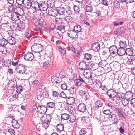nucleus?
<instances>
[{"label": "nucleus", "instance_id": "obj_45", "mask_svg": "<svg viewBox=\"0 0 135 135\" xmlns=\"http://www.w3.org/2000/svg\"><path fill=\"white\" fill-rule=\"evenodd\" d=\"M117 30L118 33H119V36L121 35L124 32L125 30L123 27H122L121 28H118Z\"/></svg>", "mask_w": 135, "mask_h": 135}, {"label": "nucleus", "instance_id": "obj_2", "mask_svg": "<svg viewBox=\"0 0 135 135\" xmlns=\"http://www.w3.org/2000/svg\"><path fill=\"white\" fill-rule=\"evenodd\" d=\"M16 71L20 74H23L27 70V67L25 65L19 64L15 69Z\"/></svg>", "mask_w": 135, "mask_h": 135}, {"label": "nucleus", "instance_id": "obj_62", "mask_svg": "<svg viewBox=\"0 0 135 135\" xmlns=\"http://www.w3.org/2000/svg\"><path fill=\"white\" fill-rule=\"evenodd\" d=\"M25 28V26H23L21 27V25H18L17 26V27L16 28L17 29L18 31H20L21 30Z\"/></svg>", "mask_w": 135, "mask_h": 135}, {"label": "nucleus", "instance_id": "obj_55", "mask_svg": "<svg viewBox=\"0 0 135 135\" xmlns=\"http://www.w3.org/2000/svg\"><path fill=\"white\" fill-rule=\"evenodd\" d=\"M31 3L30 2H27L25 5V7L27 9H29L31 7Z\"/></svg>", "mask_w": 135, "mask_h": 135}, {"label": "nucleus", "instance_id": "obj_24", "mask_svg": "<svg viewBox=\"0 0 135 135\" xmlns=\"http://www.w3.org/2000/svg\"><path fill=\"white\" fill-rule=\"evenodd\" d=\"M65 14L67 15H70L73 13V11L71 8L70 7H67L65 8Z\"/></svg>", "mask_w": 135, "mask_h": 135}, {"label": "nucleus", "instance_id": "obj_44", "mask_svg": "<svg viewBox=\"0 0 135 135\" xmlns=\"http://www.w3.org/2000/svg\"><path fill=\"white\" fill-rule=\"evenodd\" d=\"M92 56L91 54H85L84 55V59L87 60H90Z\"/></svg>", "mask_w": 135, "mask_h": 135}, {"label": "nucleus", "instance_id": "obj_8", "mask_svg": "<svg viewBox=\"0 0 135 135\" xmlns=\"http://www.w3.org/2000/svg\"><path fill=\"white\" fill-rule=\"evenodd\" d=\"M31 7L35 10L39 11L40 9V4L36 1H33L31 2Z\"/></svg>", "mask_w": 135, "mask_h": 135}, {"label": "nucleus", "instance_id": "obj_1", "mask_svg": "<svg viewBox=\"0 0 135 135\" xmlns=\"http://www.w3.org/2000/svg\"><path fill=\"white\" fill-rule=\"evenodd\" d=\"M32 48L34 52L37 53L39 57H40L42 55L41 52L43 51L44 49L42 45L40 44H36L32 46Z\"/></svg>", "mask_w": 135, "mask_h": 135}, {"label": "nucleus", "instance_id": "obj_56", "mask_svg": "<svg viewBox=\"0 0 135 135\" xmlns=\"http://www.w3.org/2000/svg\"><path fill=\"white\" fill-rule=\"evenodd\" d=\"M103 113L104 114L108 115H111L112 113L110 112V111L109 110H106L104 111Z\"/></svg>", "mask_w": 135, "mask_h": 135}, {"label": "nucleus", "instance_id": "obj_25", "mask_svg": "<svg viewBox=\"0 0 135 135\" xmlns=\"http://www.w3.org/2000/svg\"><path fill=\"white\" fill-rule=\"evenodd\" d=\"M109 120L111 121L113 123H115L118 120V118L115 114H112L111 117L109 118Z\"/></svg>", "mask_w": 135, "mask_h": 135}, {"label": "nucleus", "instance_id": "obj_32", "mask_svg": "<svg viewBox=\"0 0 135 135\" xmlns=\"http://www.w3.org/2000/svg\"><path fill=\"white\" fill-rule=\"evenodd\" d=\"M92 5L90 4H88L86 6V11L87 12H92L93 8Z\"/></svg>", "mask_w": 135, "mask_h": 135}, {"label": "nucleus", "instance_id": "obj_38", "mask_svg": "<svg viewBox=\"0 0 135 135\" xmlns=\"http://www.w3.org/2000/svg\"><path fill=\"white\" fill-rule=\"evenodd\" d=\"M12 125L13 126H17V125H18V126H17V127H16V128H18L17 127H19L20 126V124H19L18 123L16 120L14 119H13L12 121Z\"/></svg>", "mask_w": 135, "mask_h": 135}, {"label": "nucleus", "instance_id": "obj_26", "mask_svg": "<svg viewBox=\"0 0 135 135\" xmlns=\"http://www.w3.org/2000/svg\"><path fill=\"white\" fill-rule=\"evenodd\" d=\"M59 78L57 76H53L52 77L51 81L53 83H55L57 84L59 83Z\"/></svg>", "mask_w": 135, "mask_h": 135}, {"label": "nucleus", "instance_id": "obj_29", "mask_svg": "<svg viewBox=\"0 0 135 135\" xmlns=\"http://www.w3.org/2000/svg\"><path fill=\"white\" fill-rule=\"evenodd\" d=\"M63 125L61 124H59L57 126V130L58 132H61L64 130Z\"/></svg>", "mask_w": 135, "mask_h": 135}, {"label": "nucleus", "instance_id": "obj_9", "mask_svg": "<svg viewBox=\"0 0 135 135\" xmlns=\"http://www.w3.org/2000/svg\"><path fill=\"white\" fill-rule=\"evenodd\" d=\"M57 10H55L52 8H50L48 11V14L50 16H56L57 15Z\"/></svg>", "mask_w": 135, "mask_h": 135}, {"label": "nucleus", "instance_id": "obj_35", "mask_svg": "<svg viewBox=\"0 0 135 135\" xmlns=\"http://www.w3.org/2000/svg\"><path fill=\"white\" fill-rule=\"evenodd\" d=\"M59 50L60 52L63 55H65L66 53V49L64 48H62L61 46L58 47Z\"/></svg>", "mask_w": 135, "mask_h": 135}, {"label": "nucleus", "instance_id": "obj_52", "mask_svg": "<svg viewBox=\"0 0 135 135\" xmlns=\"http://www.w3.org/2000/svg\"><path fill=\"white\" fill-rule=\"evenodd\" d=\"M61 88L64 90L67 89V85L66 83H64L61 84Z\"/></svg>", "mask_w": 135, "mask_h": 135}, {"label": "nucleus", "instance_id": "obj_34", "mask_svg": "<svg viewBox=\"0 0 135 135\" xmlns=\"http://www.w3.org/2000/svg\"><path fill=\"white\" fill-rule=\"evenodd\" d=\"M9 12L10 13H12L15 11V8L14 6L12 5H9L7 8Z\"/></svg>", "mask_w": 135, "mask_h": 135}, {"label": "nucleus", "instance_id": "obj_39", "mask_svg": "<svg viewBox=\"0 0 135 135\" xmlns=\"http://www.w3.org/2000/svg\"><path fill=\"white\" fill-rule=\"evenodd\" d=\"M69 116L68 114L64 113L62 115L61 118L62 119L67 120L69 119Z\"/></svg>", "mask_w": 135, "mask_h": 135}, {"label": "nucleus", "instance_id": "obj_58", "mask_svg": "<svg viewBox=\"0 0 135 135\" xmlns=\"http://www.w3.org/2000/svg\"><path fill=\"white\" fill-rule=\"evenodd\" d=\"M118 114L119 117H121L123 118H126V115L123 114L122 111Z\"/></svg>", "mask_w": 135, "mask_h": 135}, {"label": "nucleus", "instance_id": "obj_37", "mask_svg": "<svg viewBox=\"0 0 135 135\" xmlns=\"http://www.w3.org/2000/svg\"><path fill=\"white\" fill-rule=\"evenodd\" d=\"M129 100L127 99H123L122 101V103L124 106L127 105L129 104Z\"/></svg>", "mask_w": 135, "mask_h": 135}, {"label": "nucleus", "instance_id": "obj_18", "mask_svg": "<svg viewBox=\"0 0 135 135\" xmlns=\"http://www.w3.org/2000/svg\"><path fill=\"white\" fill-rule=\"evenodd\" d=\"M67 103L70 105L73 104L75 103V99L72 97H69L67 98Z\"/></svg>", "mask_w": 135, "mask_h": 135}, {"label": "nucleus", "instance_id": "obj_42", "mask_svg": "<svg viewBox=\"0 0 135 135\" xmlns=\"http://www.w3.org/2000/svg\"><path fill=\"white\" fill-rule=\"evenodd\" d=\"M55 106V104L53 102L48 103L47 104V107L50 108H53Z\"/></svg>", "mask_w": 135, "mask_h": 135}, {"label": "nucleus", "instance_id": "obj_20", "mask_svg": "<svg viewBox=\"0 0 135 135\" xmlns=\"http://www.w3.org/2000/svg\"><path fill=\"white\" fill-rule=\"evenodd\" d=\"M40 10L45 11H46L48 9V5L47 3L46 4L45 3H40Z\"/></svg>", "mask_w": 135, "mask_h": 135}, {"label": "nucleus", "instance_id": "obj_30", "mask_svg": "<svg viewBox=\"0 0 135 135\" xmlns=\"http://www.w3.org/2000/svg\"><path fill=\"white\" fill-rule=\"evenodd\" d=\"M124 96V94L121 92L117 93V94L116 97L119 100H121L123 99Z\"/></svg>", "mask_w": 135, "mask_h": 135}, {"label": "nucleus", "instance_id": "obj_10", "mask_svg": "<svg viewBox=\"0 0 135 135\" xmlns=\"http://www.w3.org/2000/svg\"><path fill=\"white\" fill-rule=\"evenodd\" d=\"M68 36L72 38H76L78 37L77 33L74 31L70 30L68 32Z\"/></svg>", "mask_w": 135, "mask_h": 135}, {"label": "nucleus", "instance_id": "obj_49", "mask_svg": "<svg viewBox=\"0 0 135 135\" xmlns=\"http://www.w3.org/2000/svg\"><path fill=\"white\" fill-rule=\"evenodd\" d=\"M52 94L53 97L57 98L58 97L59 95V93L56 91H53Z\"/></svg>", "mask_w": 135, "mask_h": 135}, {"label": "nucleus", "instance_id": "obj_63", "mask_svg": "<svg viewBox=\"0 0 135 135\" xmlns=\"http://www.w3.org/2000/svg\"><path fill=\"white\" fill-rule=\"evenodd\" d=\"M86 93L85 91L82 90H80L79 92V94L81 96H83Z\"/></svg>", "mask_w": 135, "mask_h": 135}, {"label": "nucleus", "instance_id": "obj_40", "mask_svg": "<svg viewBox=\"0 0 135 135\" xmlns=\"http://www.w3.org/2000/svg\"><path fill=\"white\" fill-rule=\"evenodd\" d=\"M76 117L74 115H71L69 116L68 119L69 120L70 122L73 123L75 122L76 120Z\"/></svg>", "mask_w": 135, "mask_h": 135}, {"label": "nucleus", "instance_id": "obj_50", "mask_svg": "<svg viewBox=\"0 0 135 135\" xmlns=\"http://www.w3.org/2000/svg\"><path fill=\"white\" fill-rule=\"evenodd\" d=\"M130 101L131 106L135 108V98H134Z\"/></svg>", "mask_w": 135, "mask_h": 135}, {"label": "nucleus", "instance_id": "obj_17", "mask_svg": "<svg viewBox=\"0 0 135 135\" xmlns=\"http://www.w3.org/2000/svg\"><path fill=\"white\" fill-rule=\"evenodd\" d=\"M103 103L100 100H98L96 102L95 106L91 108V110L96 109L99 107H101L103 105Z\"/></svg>", "mask_w": 135, "mask_h": 135}, {"label": "nucleus", "instance_id": "obj_6", "mask_svg": "<svg viewBox=\"0 0 135 135\" xmlns=\"http://www.w3.org/2000/svg\"><path fill=\"white\" fill-rule=\"evenodd\" d=\"M34 57L33 54L30 52L25 54L24 57L25 60L29 61H32Z\"/></svg>", "mask_w": 135, "mask_h": 135}, {"label": "nucleus", "instance_id": "obj_47", "mask_svg": "<svg viewBox=\"0 0 135 135\" xmlns=\"http://www.w3.org/2000/svg\"><path fill=\"white\" fill-rule=\"evenodd\" d=\"M11 61L10 60H8L6 61V62H5L4 61V62L3 63L4 65H5V66L8 68L11 65Z\"/></svg>", "mask_w": 135, "mask_h": 135}, {"label": "nucleus", "instance_id": "obj_61", "mask_svg": "<svg viewBox=\"0 0 135 135\" xmlns=\"http://www.w3.org/2000/svg\"><path fill=\"white\" fill-rule=\"evenodd\" d=\"M60 97H61L64 98H67L66 95L63 92H61L60 94Z\"/></svg>", "mask_w": 135, "mask_h": 135}, {"label": "nucleus", "instance_id": "obj_13", "mask_svg": "<svg viewBox=\"0 0 135 135\" xmlns=\"http://www.w3.org/2000/svg\"><path fill=\"white\" fill-rule=\"evenodd\" d=\"M118 49L115 45L112 46L109 49V51L110 54H115L117 53Z\"/></svg>", "mask_w": 135, "mask_h": 135}, {"label": "nucleus", "instance_id": "obj_19", "mask_svg": "<svg viewBox=\"0 0 135 135\" xmlns=\"http://www.w3.org/2000/svg\"><path fill=\"white\" fill-rule=\"evenodd\" d=\"M70 96H72L73 94H75L76 91V88L74 86H72L68 89Z\"/></svg>", "mask_w": 135, "mask_h": 135}, {"label": "nucleus", "instance_id": "obj_3", "mask_svg": "<svg viewBox=\"0 0 135 135\" xmlns=\"http://www.w3.org/2000/svg\"><path fill=\"white\" fill-rule=\"evenodd\" d=\"M92 64L91 62H89L87 64L85 62H81L79 63V68L81 70L83 71L84 70L85 71H88V69H87V66H89L90 65L91 66Z\"/></svg>", "mask_w": 135, "mask_h": 135}, {"label": "nucleus", "instance_id": "obj_48", "mask_svg": "<svg viewBox=\"0 0 135 135\" xmlns=\"http://www.w3.org/2000/svg\"><path fill=\"white\" fill-rule=\"evenodd\" d=\"M52 115L50 114H48L46 115V119L45 120H46L47 121L50 122L52 119Z\"/></svg>", "mask_w": 135, "mask_h": 135}, {"label": "nucleus", "instance_id": "obj_54", "mask_svg": "<svg viewBox=\"0 0 135 135\" xmlns=\"http://www.w3.org/2000/svg\"><path fill=\"white\" fill-rule=\"evenodd\" d=\"M124 124L123 123L122 125L119 128V130L121 133H123L124 132Z\"/></svg>", "mask_w": 135, "mask_h": 135}, {"label": "nucleus", "instance_id": "obj_21", "mask_svg": "<svg viewBox=\"0 0 135 135\" xmlns=\"http://www.w3.org/2000/svg\"><path fill=\"white\" fill-rule=\"evenodd\" d=\"M126 52L125 49L122 48L120 47L118 49L117 54L120 56H122L125 54Z\"/></svg>", "mask_w": 135, "mask_h": 135}, {"label": "nucleus", "instance_id": "obj_36", "mask_svg": "<svg viewBox=\"0 0 135 135\" xmlns=\"http://www.w3.org/2000/svg\"><path fill=\"white\" fill-rule=\"evenodd\" d=\"M55 1L54 0H48L47 2V4L49 6L52 7L54 6Z\"/></svg>", "mask_w": 135, "mask_h": 135}, {"label": "nucleus", "instance_id": "obj_7", "mask_svg": "<svg viewBox=\"0 0 135 135\" xmlns=\"http://www.w3.org/2000/svg\"><path fill=\"white\" fill-rule=\"evenodd\" d=\"M77 109L79 111L83 113L85 112L86 108L84 103H81L77 107Z\"/></svg>", "mask_w": 135, "mask_h": 135}, {"label": "nucleus", "instance_id": "obj_60", "mask_svg": "<svg viewBox=\"0 0 135 135\" xmlns=\"http://www.w3.org/2000/svg\"><path fill=\"white\" fill-rule=\"evenodd\" d=\"M6 39L4 38H2L0 39V44L3 47V44H4V42Z\"/></svg>", "mask_w": 135, "mask_h": 135}, {"label": "nucleus", "instance_id": "obj_15", "mask_svg": "<svg viewBox=\"0 0 135 135\" xmlns=\"http://www.w3.org/2000/svg\"><path fill=\"white\" fill-rule=\"evenodd\" d=\"M4 44H3V46L2 47L5 48V49L4 51H6V52L4 53L5 54L7 52V51L10 50L11 47L9 46V44L8 43V41H7V40H6V39Z\"/></svg>", "mask_w": 135, "mask_h": 135}, {"label": "nucleus", "instance_id": "obj_12", "mask_svg": "<svg viewBox=\"0 0 135 135\" xmlns=\"http://www.w3.org/2000/svg\"><path fill=\"white\" fill-rule=\"evenodd\" d=\"M107 94L110 98H114L116 97L117 93L114 90H112L107 92Z\"/></svg>", "mask_w": 135, "mask_h": 135}, {"label": "nucleus", "instance_id": "obj_57", "mask_svg": "<svg viewBox=\"0 0 135 135\" xmlns=\"http://www.w3.org/2000/svg\"><path fill=\"white\" fill-rule=\"evenodd\" d=\"M24 0H16V2L18 5H21L24 2Z\"/></svg>", "mask_w": 135, "mask_h": 135}, {"label": "nucleus", "instance_id": "obj_31", "mask_svg": "<svg viewBox=\"0 0 135 135\" xmlns=\"http://www.w3.org/2000/svg\"><path fill=\"white\" fill-rule=\"evenodd\" d=\"M88 130L87 128H82L80 131L79 133L80 135H84L86 133Z\"/></svg>", "mask_w": 135, "mask_h": 135}, {"label": "nucleus", "instance_id": "obj_23", "mask_svg": "<svg viewBox=\"0 0 135 135\" xmlns=\"http://www.w3.org/2000/svg\"><path fill=\"white\" fill-rule=\"evenodd\" d=\"M36 27L39 29H42L43 27L42 22L40 20H38L35 24Z\"/></svg>", "mask_w": 135, "mask_h": 135}, {"label": "nucleus", "instance_id": "obj_4", "mask_svg": "<svg viewBox=\"0 0 135 135\" xmlns=\"http://www.w3.org/2000/svg\"><path fill=\"white\" fill-rule=\"evenodd\" d=\"M8 14L10 15V18L13 21L16 22L19 19L20 15L18 12H13Z\"/></svg>", "mask_w": 135, "mask_h": 135}, {"label": "nucleus", "instance_id": "obj_64", "mask_svg": "<svg viewBox=\"0 0 135 135\" xmlns=\"http://www.w3.org/2000/svg\"><path fill=\"white\" fill-rule=\"evenodd\" d=\"M43 67L44 68H46L49 66V63L48 62H45L44 63Z\"/></svg>", "mask_w": 135, "mask_h": 135}, {"label": "nucleus", "instance_id": "obj_51", "mask_svg": "<svg viewBox=\"0 0 135 135\" xmlns=\"http://www.w3.org/2000/svg\"><path fill=\"white\" fill-rule=\"evenodd\" d=\"M65 76L64 71H61L59 73V76L62 79L64 78Z\"/></svg>", "mask_w": 135, "mask_h": 135}, {"label": "nucleus", "instance_id": "obj_46", "mask_svg": "<svg viewBox=\"0 0 135 135\" xmlns=\"http://www.w3.org/2000/svg\"><path fill=\"white\" fill-rule=\"evenodd\" d=\"M17 89L16 92L17 93L19 94L23 91V88L21 85L17 86Z\"/></svg>", "mask_w": 135, "mask_h": 135}, {"label": "nucleus", "instance_id": "obj_14", "mask_svg": "<svg viewBox=\"0 0 135 135\" xmlns=\"http://www.w3.org/2000/svg\"><path fill=\"white\" fill-rule=\"evenodd\" d=\"M133 94L132 92L128 91L126 93L125 96L126 99L130 101L134 99L133 98Z\"/></svg>", "mask_w": 135, "mask_h": 135}, {"label": "nucleus", "instance_id": "obj_59", "mask_svg": "<svg viewBox=\"0 0 135 135\" xmlns=\"http://www.w3.org/2000/svg\"><path fill=\"white\" fill-rule=\"evenodd\" d=\"M8 131L12 135H14L15 134V132L14 130L12 129H8Z\"/></svg>", "mask_w": 135, "mask_h": 135}, {"label": "nucleus", "instance_id": "obj_5", "mask_svg": "<svg viewBox=\"0 0 135 135\" xmlns=\"http://www.w3.org/2000/svg\"><path fill=\"white\" fill-rule=\"evenodd\" d=\"M47 109L46 107L43 106H40L38 107L37 111L40 113V114H42L43 115L41 117V118L43 117L47 111Z\"/></svg>", "mask_w": 135, "mask_h": 135}, {"label": "nucleus", "instance_id": "obj_22", "mask_svg": "<svg viewBox=\"0 0 135 135\" xmlns=\"http://www.w3.org/2000/svg\"><path fill=\"white\" fill-rule=\"evenodd\" d=\"M7 41L9 44V46L11 47V45L15 44L16 43L14 37L11 36L7 38Z\"/></svg>", "mask_w": 135, "mask_h": 135}, {"label": "nucleus", "instance_id": "obj_53", "mask_svg": "<svg viewBox=\"0 0 135 135\" xmlns=\"http://www.w3.org/2000/svg\"><path fill=\"white\" fill-rule=\"evenodd\" d=\"M24 35L26 38L29 39H30L32 37L31 33L29 32H26L24 34Z\"/></svg>", "mask_w": 135, "mask_h": 135}, {"label": "nucleus", "instance_id": "obj_33", "mask_svg": "<svg viewBox=\"0 0 135 135\" xmlns=\"http://www.w3.org/2000/svg\"><path fill=\"white\" fill-rule=\"evenodd\" d=\"M81 26L79 25H75L74 27V30L77 33L81 31Z\"/></svg>", "mask_w": 135, "mask_h": 135}, {"label": "nucleus", "instance_id": "obj_43", "mask_svg": "<svg viewBox=\"0 0 135 135\" xmlns=\"http://www.w3.org/2000/svg\"><path fill=\"white\" fill-rule=\"evenodd\" d=\"M73 9L75 13L78 14L80 11L79 7L78 6L74 5L73 7Z\"/></svg>", "mask_w": 135, "mask_h": 135}, {"label": "nucleus", "instance_id": "obj_41", "mask_svg": "<svg viewBox=\"0 0 135 135\" xmlns=\"http://www.w3.org/2000/svg\"><path fill=\"white\" fill-rule=\"evenodd\" d=\"M120 3L118 1H116L114 2L113 4L115 8L119 9L120 7Z\"/></svg>", "mask_w": 135, "mask_h": 135}, {"label": "nucleus", "instance_id": "obj_27", "mask_svg": "<svg viewBox=\"0 0 135 135\" xmlns=\"http://www.w3.org/2000/svg\"><path fill=\"white\" fill-rule=\"evenodd\" d=\"M50 122L47 121L46 120H42V126L46 129L49 126Z\"/></svg>", "mask_w": 135, "mask_h": 135}, {"label": "nucleus", "instance_id": "obj_16", "mask_svg": "<svg viewBox=\"0 0 135 135\" xmlns=\"http://www.w3.org/2000/svg\"><path fill=\"white\" fill-rule=\"evenodd\" d=\"M57 13L60 15H63L65 14V8L64 7L60 6L57 8Z\"/></svg>", "mask_w": 135, "mask_h": 135}, {"label": "nucleus", "instance_id": "obj_11", "mask_svg": "<svg viewBox=\"0 0 135 135\" xmlns=\"http://www.w3.org/2000/svg\"><path fill=\"white\" fill-rule=\"evenodd\" d=\"M100 45L98 42L94 43L91 45V49L95 51H98L100 50Z\"/></svg>", "mask_w": 135, "mask_h": 135}, {"label": "nucleus", "instance_id": "obj_28", "mask_svg": "<svg viewBox=\"0 0 135 135\" xmlns=\"http://www.w3.org/2000/svg\"><path fill=\"white\" fill-rule=\"evenodd\" d=\"M119 45L120 47L125 49L127 46V44L126 41L121 40L119 42Z\"/></svg>", "mask_w": 135, "mask_h": 135}]
</instances>
